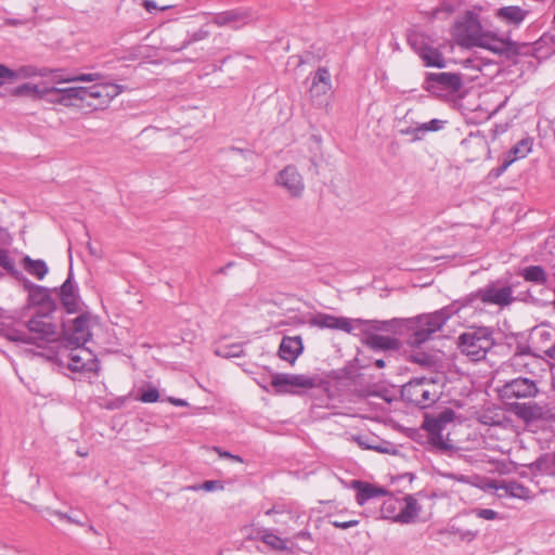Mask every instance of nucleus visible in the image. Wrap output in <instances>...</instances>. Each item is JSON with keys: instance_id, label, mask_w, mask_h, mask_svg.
I'll list each match as a JSON object with an SVG mask.
<instances>
[{"instance_id": "nucleus-56", "label": "nucleus", "mask_w": 555, "mask_h": 555, "mask_svg": "<svg viewBox=\"0 0 555 555\" xmlns=\"http://www.w3.org/2000/svg\"><path fill=\"white\" fill-rule=\"evenodd\" d=\"M78 454H79L80 456H85V455H86V453H83V451L78 452Z\"/></svg>"}, {"instance_id": "nucleus-53", "label": "nucleus", "mask_w": 555, "mask_h": 555, "mask_svg": "<svg viewBox=\"0 0 555 555\" xmlns=\"http://www.w3.org/2000/svg\"><path fill=\"white\" fill-rule=\"evenodd\" d=\"M375 365L379 369L385 366V361L383 359H378L375 361Z\"/></svg>"}, {"instance_id": "nucleus-34", "label": "nucleus", "mask_w": 555, "mask_h": 555, "mask_svg": "<svg viewBox=\"0 0 555 555\" xmlns=\"http://www.w3.org/2000/svg\"><path fill=\"white\" fill-rule=\"evenodd\" d=\"M534 337L539 348L541 349L542 344H552L554 338V328L544 325L537 327L534 331Z\"/></svg>"}, {"instance_id": "nucleus-27", "label": "nucleus", "mask_w": 555, "mask_h": 555, "mask_svg": "<svg viewBox=\"0 0 555 555\" xmlns=\"http://www.w3.org/2000/svg\"><path fill=\"white\" fill-rule=\"evenodd\" d=\"M402 505V499L392 495H385L380 506V515L385 519H391L398 522L399 512Z\"/></svg>"}, {"instance_id": "nucleus-24", "label": "nucleus", "mask_w": 555, "mask_h": 555, "mask_svg": "<svg viewBox=\"0 0 555 555\" xmlns=\"http://www.w3.org/2000/svg\"><path fill=\"white\" fill-rule=\"evenodd\" d=\"M421 507L413 496L402 499V505L398 516V522L410 524L415 521L420 514Z\"/></svg>"}, {"instance_id": "nucleus-25", "label": "nucleus", "mask_w": 555, "mask_h": 555, "mask_svg": "<svg viewBox=\"0 0 555 555\" xmlns=\"http://www.w3.org/2000/svg\"><path fill=\"white\" fill-rule=\"evenodd\" d=\"M365 344L374 350H395L399 347L396 338L372 333L365 336Z\"/></svg>"}, {"instance_id": "nucleus-20", "label": "nucleus", "mask_w": 555, "mask_h": 555, "mask_svg": "<svg viewBox=\"0 0 555 555\" xmlns=\"http://www.w3.org/2000/svg\"><path fill=\"white\" fill-rule=\"evenodd\" d=\"M351 488L357 490L356 500L359 505H364L372 499L385 496L387 493L386 489L383 487H377L361 480H352Z\"/></svg>"}, {"instance_id": "nucleus-47", "label": "nucleus", "mask_w": 555, "mask_h": 555, "mask_svg": "<svg viewBox=\"0 0 555 555\" xmlns=\"http://www.w3.org/2000/svg\"><path fill=\"white\" fill-rule=\"evenodd\" d=\"M222 488L223 487L220 485L219 481L207 480L204 483H202L201 486L196 487L195 489H202V490H205V491H214V490L222 489Z\"/></svg>"}, {"instance_id": "nucleus-13", "label": "nucleus", "mask_w": 555, "mask_h": 555, "mask_svg": "<svg viewBox=\"0 0 555 555\" xmlns=\"http://www.w3.org/2000/svg\"><path fill=\"white\" fill-rule=\"evenodd\" d=\"M275 184L285 190V192L294 198H299L305 191L304 178L298 169L288 165L284 167L275 178Z\"/></svg>"}, {"instance_id": "nucleus-49", "label": "nucleus", "mask_w": 555, "mask_h": 555, "mask_svg": "<svg viewBox=\"0 0 555 555\" xmlns=\"http://www.w3.org/2000/svg\"><path fill=\"white\" fill-rule=\"evenodd\" d=\"M215 450L218 452V454L222 457L231 459L236 462H243V460L238 455H233L229 452H222L220 449L215 448Z\"/></svg>"}, {"instance_id": "nucleus-1", "label": "nucleus", "mask_w": 555, "mask_h": 555, "mask_svg": "<svg viewBox=\"0 0 555 555\" xmlns=\"http://www.w3.org/2000/svg\"><path fill=\"white\" fill-rule=\"evenodd\" d=\"M451 35L463 48L477 47L496 54L504 53L509 46L507 38L486 28L473 12H466L465 15L456 20Z\"/></svg>"}, {"instance_id": "nucleus-17", "label": "nucleus", "mask_w": 555, "mask_h": 555, "mask_svg": "<svg viewBox=\"0 0 555 555\" xmlns=\"http://www.w3.org/2000/svg\"><path fill=\"white\" fill-rule=\"evenodd\" d=\"M503 392L508 398H531L535 396L538 388L529 378H515L504 385Z\"/></svg>"}, {"instance_id": "nucleus-32", "label": "nucleus", "mask_w": 555, "mask_h": 555, "mask_svg": "<svg viewBox=\"0 0 555 555\" xmlns=\"http://www.w3.org/2000/svg\"><path fill=\"white\" fill-rule=\"evenodd\" d=\"M246 20V15L237 12H227L216 17L218 25H231L234 28L241 27Z\"/></svg>"}, {"instance_id": "nucleus-3", "label": "nucleus", "mask_w": 555, "mask_h": 555, "mask_svg": "<svg viewBox=\"0 0 555 555\" xmlns=\"http://www.w3.org/2000/svg\"><path fill=\"white\" fill-rule=\"evenodd\" d=\"M47 358L72 372H95L99 369L94 353L85 345L63 343L57 352Z\"/></svg>"}, {"instance_id": "nucleus-21", "label": "nucleus", "mask_w": 555, "mask_h": 555, "mask_svg": "<svg viewBox=\"0 0 555 555\" xmlns=\"http://www.w3.org/2000/svg\"><path fill=\"white\" fill-rule=\"evenodd\" d=\"M50 81H44L41 83H24L14 89L15 95H27L38 99H46L49 102L51 86Z\"/></svg>"}, {"instance_id": "nucleus-50", "label": "nucleus", "mask_w": 555, "mask_h": 555, "mask_svg": "<svg viewBox=\"0 0 555 555\" xmlns=\"http://www.w3.org/2000/svg\"><path fill=\"white\" fill-rule=\"evenodd\" d=\"M461 538L463 540H467V541H472L476 538L477 535V532H474V531H465V532H461L460 533Z\"/></svg>"}, {"instance_id": "nucleus-23", "label": "nucleus", "mask_w": 555, "mask_h": 555, "mask_svg": "<svg viewBox=\"0 0 555 555\" xmlns=\"http://www.w3.org/2000/svg\"><path fill=\"white\" fill-rule=\"evenodd\" d=\"M331 90V75L330 72L321 67L317 70L312 79L310 93L312 98H319L326 94Z\"/></svg>"}, {"instance_id": "nucleus-57", "label": "nucleus", "mask_w": 555, "mask_h": 555, "mask_svg": "<svg viewBox=\"0 0 555 555\" xmlns=\"http://www.w3.org/2000/svg\"><path fill=\"white\" fill-rule=\"evenodd\" d=\"M78 454H79L80 456H85V455H86V453H83V451L78 452Z\"/></svg>"}, {"instance_id": "nucleus-19", "label": "nucleus", "mask_w": 555, "mask_h": 555, "mask_svg": "<svg viewBox=\"0 0 555 555\" xmlns=\"http://www.w3.org/2000/svg\"><path fill=\"white\" fill-rule=\"evenodd\" d=\"M304 351V344L300 336H284L280 344L279 356L282 360L294 364Z\"/></svg>"}, {"instance_id": "nucleus-22", "label": "nucleus", "mask_w": 555, "mask_h": 555, "mask_svg": "<svg viewBox=\"0 0 555 555\" xmlns=\"http://www.w3.org/2000/svg\"><path fill=\"white\" fill-rule=\"evenodd\" d=\"M532 150V141L529 138L518 141L509 151L508 157L503 162L501 172L505 171L514 162L525 158Z\"/></svg>"}, {"instance_id": "nucleus-40", "label": "nucleus", "mask_w": 555, "mask_h": 555, "mask_svg": "<svg viewBox=\"0 0 555 555\" xmlns=\"http://www.w3.org/2000/svg\"><path fill=\"white\" fill-rule=\"evenodd\" d=\"M478 518L486 520H494L498 518V513L490 508H475L472 511Z\"/></svg>"}, {"instance_id": "nucleus-6", "label": "nucleus", "mask_w": 555, "mask_h": 555, "mask_svg": "<svg viewBox=\"0 0 555 555\" xmlns=\"http://www.w3.org/2000/svg\"><path fill=\"white\" fill-rule=\"evenodd\" d=\"M50 77L51 83H65V82H77V81H96L100 79V75L92 74H80L77 76H65L61 70H52L46 67L38 68L33 65L22 66L17 70H11L9 74L3 75L4 79H26L30 77Z\"/></svg>"}, {"instance_id": "nucleus-41", "label": "nucleus", "mask_w": 555, "mask_h": 555, "mask_svg": "<svg viewBox=\"0 0 555 555\" xmlns=\"http://www.w3.org/2000/svg\"><path fill=\"white\" fill-rule=\"evenodd\" d=\"M462 146L465 149L469 147H479L480 150H485V141L479 137H469L462 141Z\"/></svg>"}, {"instance_id": "nucleus-38", "label": "nucleus", "mask_w": 555, "mask_h": 555, "mask_svg": "<svg viewBox=\"0 0 555 555\" xmlns=\"http://www.w3.org/2000/svg\"><path fill=\"white\" fill-rule=\"evenodd\" d=\"M442 477L455 480L462 483L466 485H476L475 478L472 476L463 475V474H455V473H443Z\"/></svg>"}, {"instance_id": "nucleus-12", "label": "nucleus", "mask_w": 555, "mask_h": 555, "mask_svg": "<svg viewBox=\"0 0 555 555\" xmlns=\"http://www.w3.org/2000/svg\"><path fill=\"white\" fill-rule=\"evenodd\" d=\"M85 87L59 88L51 86L49 103L65 107H85Z\"/></svg>"}, {"instance_id": "nucleus-51", "label": "nucleus", "mask_w": 555, "mask_h": 555, "mask_svg": "<svg viewBox=\"0 0 555 555\" xmlns=\"http://www.w3.org/2000/svg\"><path fill=\"white\" fill-rule=\"evenodd\" d=\"M9 73L10 69L0 64V86L3 83V75Z\"/></svg>"}, {"instance_id": "nucleus-29", "label": "nucleus", "mask_w": 555, "mask_h": 555, "mask_svg": "<svg viewBox=\"0 0 555 555\" xmlns=\"http://www.w3.org/2000/svg\"><path fill=\"white\" fill-rule=\"evenodd\" d=\"M520 275L527 281L538 285H543L547 281V275L541 266H529L520 271Z\"/></svg>"}, {"instance_id": "nucleus-26", "label": "nucleus", "mask_w": 555, "mask_h": 555, "mask_svg": "<svg viewBox=\"0 0 555 555\" xmlns=\"http://www.w3.org/2000/svg\"><path fill=\"white\" fill-rule=\"evenodd\" d=\"M526 14L525 10L515 5L503 7L495 11L498 18L513 25L520 24L525 20Z\"/></svg>"}, {"instance_id": "nucleus-55", "label": "nucleus", "mask_w": 555, "mask_h": 555, "mask_svg": "<svg viewBox=\"0 0 555 555\" xmlns=\"http://www.w3.org/2000/svg\"><path fill=\"white\" fill-rule=\"evenodd\" d=\"M366 448H367V449L378 450V451H380V452H387V450H384V449H380V448H378V447L371 446V444H367V446H366Z\"/></svg>"}, {"instance_id": "nucleus-36", "label": "nucleus", "mask_w": 555, "mask_h": 555, "mask_svg": "<svg viewBox=\"0 0 555 555\" xmlns=\"http://www.w3.org/2000/svg\"><path fill=\"white\" fill-rule=\"evenodd\" d=\"M242 352V347L237 345H233L229 348H218L216 350V354L223 358L240 357Z\"/></svg>"}, {"instance_id": "nucleus-30", "label": "nucleus", "mask_w": 555, "mask_h": 555, "mask_svg": "<svg viewBox=\"0 0 555 555\" xmlns=\"http://www.w3.org/2000/svg\"><path fill=\"white\" fill-rule=\"evenodd\" d=\"M421 57L426 66L444 67V59L442 54L435 48L425 47L421 51Z\"/></svg>"}, {"instance_id": "nucleus-48", "label": "nucleus", "mask_w": 555, "mask_h": 555, "mask_svg": "<svg viewBox=\"0 0 555 555\" xmlns=\"http://www.w3.org/2000/svg\"><path fill=\"white\" fill-rule=\"evenodd\" d=\"M12 242V237L5 230H0V245L8 246Z\"/></svg>"}, {"instance_id": "nucleus-35", "label": "nucleus", "mask_w": 555, "mask_h": 555, "mask_svg": "<svg viewBox=\"0 0 555 555\" xmlns=\"http://www.w3.org/2000/svg\"><path fill=\"white\" fill-rule=\"evenodd\" d=\"M0 266L10 273H15V261L7 249L0 248Z\"/></svg>"}, {"instance_id": "nucleus-4", "label": "nucleus", "mask_w": 555, "mask_h": 555, "mask_svg": "<svg viewBox=\"0 0 555 555\" xmlns=\"http://www.w3.org/2000/svg\"><path fill=\"white\" fill-rule=\"evenodd\" d=\"M442 395V384L433 376L414 377L402 388V396L420 408H428Z\"/></svg>"}, {"instance_id": "nucleus-54", "label": "nucleus", "mask_w": 555, "mask_h": 555, "mask_svg": "<svg viewBox=\"0 0 555 555\" xmlns=\"http://www.w3.org/2000/svg\"><path fill=\"white\" fill-rule=\"evenodd\" d=\"M88 532L93 533V534H98V530L92 525L88 526Z\"/></svg>"}, {"instance_id": "nucleus-33", "label": "nucleus", "mask_w": 555, "mask_h": 555, "mask_svg": "<svg viewBox=\"0 0 555 555\" xmlns=\"http://www.w3.org/2000/svg\"><path fill=\"white\" fill-rule=\"evenodd\" d=\"M498 489L504 490V493L512 498H517V499L529 498V490L526 487H524L522 485L515 482V481L504 482Z\"/></svg>"}, {"instance_id": "nucleus-10", "label": "nucleus", "mask_w": 555, "mask_h": 555, "mask_svg": "<svg viewBox=\"0 0 555 555\" xmlns=\"http://www.w3.org/2000/svg\"><path fill=\"white\" fill-rule=\"evenodd\" d=\"M513 293L514 288L512 285H502L500 282H493L464 298L462 307L473 304L476 299L487 305L505 307L514 301Z\"/></svg>"}, {"instance_id": "nucleus-8", "label": "nucleus", "mask_w": 555, "mask_h": 555, "mask_svg": "<svg viewBox=\"0 0 555 555\" xmlns=\"http://www.w3.org/2000/svg\"><path fill=\"white\" fill-rule=\"evenodd\" d=\"M454 420L455 412L451 409H444L437 415L427 416L425 418L423 426L428 433V440L433 447L442 451H447L453 447L448 435H444V430Z\"/></svg>"}, {"instance_id": "nucleus-18", "label": "nucleus", "mask_w": 555, "mask_h": 555, "mask_svg": "<svg viewBox=\"0 0 555 555\" xmlns=\"http://www.w3.org/2000/svg\"><path fill=\"white\" fill-rule=\"evenodd\" d=\"M311 324L320 328L340 330L346 333H351L353 330L352 321L350 319L326 313L315 315L312 319Z\"/></svg>"}, {"instance_id": "nucleus-28", "label": "nucleus", "mask_w": 555, "mask_h": 555, "mask_svg": "<svg viewBox=\"0 0 555 555\" xmlns=\"http://www.w3.org/2000/svg\"><path fill=\"white\" fill-rule=\"evenodd\" d=\"M22 266L24 270L30 275L35 276L38 280H42L49 269L47 263L41 259H31L29 256H25L22 260Z\"/></svg>"}, {"instance_id": "nucleus-5", "label": "nucleus", "mask_w": 555, "mask_h": 555, "mask_svg": "<svg viewBox=\"0 0 555 555\" xmlns=\"http://www.w3.org/2000/svg\"><path fill=\"white\" fill-rule=\"evenodd\" d=\"M461 308L460 302H454L450 307L429 314L420 315L415 320L414 332L409 338V344L413 347L421 346L431 334L439 331L453 313L459 312Z\"/></svg>"}, {"instance_id": "nucleus-37", "label": "nucleus", "mask_w": 555, "mask_h": 555, "mask_svg": "<svg viewBox=\"0 0 555 555\" xmlns=\"http://www.w3.org/2000/svg\"><path fill=\"white\" fill-rule=\"evenodd\" d=\"M30 297L34 302H43L48 297V289L42 286H33Z\"/></svg>"}, {"instance_id": "nucleus-7", "label": "nucleus", "mask_w": 555, "mask_h": 555, "mask_svg": "<svg viewBox=\"0 0 555 555\" xmlns=\"http://www.w3.org/2000/svg\"><path fill=\"white\" fill-rule=\"evenodd\" d=\"M459 347L472 361L483 359L492 348L494 340L488 327L473 328L460 336Z\"/></svg>"}, {"instance_id": "nucleus-43", "label": "nucleus", "mask_w": 555, "mask_h": 555, "mask_svg": "<svg viewBox=\"0 0 555 555\" xmlns=\"http://www.w3.org/2000/svg\"><path fill=\"white\" fill-rule=\"evenodd\" d=\"M359 520L358 519H349V520H331V524L337 528V529H343V530H346V529H349L351 527H356L359 525Z\"/></svg>"}, {"instance_id": "nucleus-14", "label": "nucleus", "mask_w": 555, "mask_h": 555, "mask_svg": "<svg viewBox=\"0 0 555 555\" xmlns=\"http://www.w3.org/2000/svg\"><path fill=\"white\" fill-rule=\"evenodd\" d=\"M60 297L63 307L68 313H77L82 311V301L78 295V288L72 280V273H69L66 281L60 288Z\"/></svg>"}, {"instance_id": "nucleus-2", "label": "nucleus", "mask_w": 555, "mask_h": 555, "mask_svg": "<svg viewBox=\"0 0 555 555\" xmlns=\"http://www.w3.org/2000/svg\"><path fill=\"white\" fill-rule=\"evenodd\" d=\"M26 331L11 330L7 337L12 341L44 348L59 338V327L50 312H37L26 322Z\"/></svg>"}, {"instance_id": "nucleus-15", "label": "nucleus", "mask_w": 555, "mask_h": 555, "mask_svg": "<svg viewBox=\"0 0 555 555\" xmlns=\"http://www.w3.org/2000/svg\"><path fill=\"white\" fill-rule=\"evenodd\" d=\"M272 386L278 391H287V387L292 388H312L314 386V379L306 375L298 374H274L272 376Z\"/></svg>"}, {"instance_id": "nucleus-11", "label": "nucleus", "mask_w": 555, "mask_h": 555, "mask_svg": "<svg viewBox=\"0 0 555 555\" xmlns=\"http://www.w3.org/2000/svg\"><path fill=\"white\" fill-rule=\"evenodd\" d=\"M85 107L99 109L106 107L113 99L118 96L124 91V87L112 82H102L85 87Z\"/></svg>"}, {"instance_id": "nucleus-31", "label": "nucleus", "mask_w": 555, "mask_h": 555, "mask_svg": "<svg viewBox=\"0 0 555 555\" xmlns=\"http://www.w3.org/2000/svg\"><path fill=\"white\" fill-rule=\"evenodd\" d=\"M261 540L263 543H266L268 546L275 551H286L288 550V540L282 539L281 537L274 534L270 530H264Z\"/></svg>"}, {"instance_id": "nucleus-9", "label": "nucleus", "mask_w": 555, "mask_h": 555, "mask_svg": "<svg viewBox=\"0 0 555 555\" xmlns=\"http://www.w3.org/2000/svg\"><path fill=\"white\" fill-rule=\"evenodd\" d=\"M100 326L99 318L90 312H82L72 321V324L64 323V343L69 345L88 343L94 331Z\"/></svg>"}, {"instance_id": "nucleus-39", "label": "nucleus", "mask_w": 555, "mask_h": 555, "mask_svg": "<svg viewBox=\"0 0 555 555\" xmlns=\"http://www.w3.org/2000/svg\"><path fill=\"white\" fill-rule=\"evenodd\" d=\"M159 398L158 390L156 388H149L140 395L139 400L144 403H153L156 402Z\"/></svg>"}, {"instance_id": "nucleus-44", "label": "nucleus", "mask_w": 555, "mask_h": 555, "mask_svg": "<svg viewBox=\"0 0 555 555\" xmlns=\"http://www.w3.org/2000/svg\"><path fill=\"white\" fill-rule=\"evenodd\" d=\"M51 514L57 516L62 520H66L68 522H73V524H76L78 526H85L86 525L85 521H82V520H80V519H78V518H76V517H74V516H72L69 514H65V513L56 512V511L51 512Z\"/></svg>"}, {"instance_id": "nucleus-42", "label": "nucleus", "mask_w": 555, "mask_h": 555, "mask_svg": "<svg viewBox=\"0 0 555 555\" xmlns=\"http://www.w3.org/2000/svg\"><path fill=\"white\" fill-rule=\"evenodd\" d=\"M444 121L441 119H431L428 122L421 124V129L424 132L427 131H439L442 129Z\"/></svg>"}, {"instance_id": "nucleus-46", "label": "nucleus", "mask_w": 555, "mask_h": 555, "mask_svg": "<svg viewBox=\"0 0 555 555\" xmlns=\"http://www.w3.org/2000/svg\"><path fill=\"white\" fill-rule=\"evenodd\" d=\"M144 8L146 11L152 12L153 10H160L165 11L169 8H172L173 4H165V5H157L153 0H144Z\"/></svg>"}, {"instance_id": "nucleus-16", "label": "nucleus", "mask_w": 555, "mask_h": 555, "mask_svg": "<svg viewBox=\"0 0 555 555\" xmlns=\"http://www.w3.org/2000/svg\"><path fill=\"white\" fill-rule=\"evenodd\" d=\"M429 90L439 89L447 92H456L462 87L461 76L452 73H431L427 76Z\"/></svg>"}, {"instance_id": "nucleus-52", "label": "nucleus", "mask_w": 555, "mask_h": 555, "mask_svg": "<svg viewBox=\"0 0 555 555\" xmlns=\"http://www.w3.org/2000/svg\"><path fill=\"white\" fill-rule=\"evenodd\" d=\"M169 401L172 404L177 405V406H184V405H186V402L184 400H182V399L170 398Z\"/></svg>"}, {"instance_id": "nucleus-45", "label": "nucleus", "mask_w": 555, "mask_h": 555, "mask_svg": "<svg viewBox=\"0 0 555 555\" xmlns=\"http://www.w3.org/2000/svg\"><path fill=\"white\" fill-rule=\"evenodd\" d=\"M400 132L402 134H411V135H413L414 140H421L422 139V134L424 133V131L421 129V125H418L415 128L409 127V128H405V129H401Z\"/></svg>"}]
</instances>
